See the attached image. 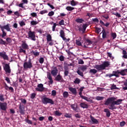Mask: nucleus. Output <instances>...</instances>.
<instances>
[{"label": "nucleus", "instance_id": "nucleus-52", "mask_svg": "<svg viewBox=\"0 0 127 127\" xmlns=\"http://www.w3.org/2000/svg\"><path fill=\"white\" fill-rule=\"evenodd\" d=\"M1 31L2 32V34L1 35V38H4V37H5V36H6V33H5V32H4V30H1Z\"/></svg>", "mask_w": 127, "mask_h": 127}, {"label": "nucleus", "instance_id": "nucleus-28", "mask_svg": "<svg viewBox=\"0 0 127 127\" xmlns=\"http://www.w3.org/2000/svg\"><path fill=\"white\" fill-rule=\"evenodd\" d=\"M104 111V113H106V117L110 118L111 117V112H110V110L108 109H105Z\"/></svg>", "mask_w": 127, "mask_h": 127}, {"label": "nucleus", "instance_id": "nucleus-50", "mask_svg": "<svg viewBox=\"0 0 127 127\" xmlns=\"http://www.w3.org/2000/svg\"><path fill=\"white\" fill-rule=\"evenodd\" d=\"M32 17H37V14L35 12H33L30 14Z\"/></svg>", "mask_w": 127, "mask_h": 127}, {"label": "nucleus", "instance_id": "nucleus-2", "mask_svg": "<svg viewBox=\"0 0 127 127\" xmlns=\"http://www.w3.org/2000/svg\"><path fill=\"white\" fill-rule=\"evenodd\" d=\"M109 66H110V63H109V62H104L102 64L100 65H95L94 68L98 70V71H102L103 70H105L106 67H109Z\"/></svg>", "mask_w": 127, "mask_h": 127}, {"label": "nucleus", "instance_id": "nucleus-44", "mask_svg": "<svg viewBox=\"0 0 127 127\" xmlns=\"http://www.w3.org/2000/svg\"><path fill=\"white\" fill-rule=\"evenodd\" d=\"M104 99H105V97L101 96H97L96 98L97 101H102V100H104Z\"/></svg>", "mask_w": 127, "mask_h": 127}, {"label": "nucleus", "instance_id": "nucleus-13", "mask_svg": "<svg viewBox=\"0 0 127 127\" xmlns=\"http://www.w3.org/2000/svg\"><path fill=\"white\" fill-rule=\"evenodd\" d=\"M38 88H36V91L38 92H43L44 91V88L43 87V84L42 83L39 84L37 85Z\"/></svg>", "mask_w": 127, "mask_h": 127}, {"label": "nucleus", "instance_id": "nucleus-1", "mask_svg": "<svg viewBox=\"0 0 127 127\" xmlns=\"http://www.w3.org/2000/svg\"><path fill=\"white\" fill-rule=\"evenodd\" d=\"M114 97H109L106 101H105L104 105L105 106H109L108 109L114 111V110H117V108L116 106H119L122 104L123 99H117Z\"/></svg>", "mask_w": 127, "mask_h": 127}, {"label": "nucleus", "instance_id": "nucleus-41", "mask_svg": "<svg viewBox=\"0 0 127 127\" xmlns=\"http://www.w3.org/2000/svg\"><path fill=\"white\" fill-rule=\"evenodd\" d=\"M124 85L126 86L123 87V90L126 91V90H127V79L124 82Z\"/></svg>", "mask_w": 127, "mask_h": 127}, {"label": "nucleus", "instance_id": "nucleus-37", "mask_svg": "<svg viewBox=\"0 0 127 127\" xmlns=\"http://www.w3.org/2000/svg\"><path fill=\"white\" fill-rule=\"evenodd\" d=\"M55 116H57L58 117H60L62 116V113H60L59 111H56L54 112Z\"/></svg>", "mask_w": 127, "mask_h": 127}, {"label": "nucleus", "instance_id": "nucleus-32", "mask_svg": "<svg viewBox=\"0 0 127 127\" xmlns=\"http://www.w3.org/2000/svg\"><path fill=\"white\" fill-rule=\"evenodd\" d=\"M98 72V70L96 69H91L89 70V73H90L91 74H96V73Z\"/></svg>", "mask_w": 127, "mask_h": 127}, {"label": "nucleus", "instance_id": "nucleus-51", "mask_svg": "<svg viewBox=\"0 0 127 127\" xmlns=\"http://www.w3.org/2000/svg\"><path fill=\"white\" fill-rule=\"evenodd\" d=\"M31 24L32 25H36V24H38V22L36 21L33 20L31 21Z\"/></svg>", "mask_w": 127, "mask_h": 127}, {"label": "nucleus", "instance_id": "nucleus-29", "mask_svg": "<svg viewBox=\"0 0 127 127\" xmlns=\"http://www.w3.org/2000/svg\"><path fill=\"white\" fill-rule=\"evenodd\" d=\"M70 4L72 6H76V5H78V4H79V2L72 0L70 1Z\"/></svg>", "mask_w": 127, "mask_h": 127}, {"label": "nucleus", "instance_id": "nucleus-57", "mask_svg": "<svg viewBox=\"0 0 127 127\" xmlns=\"http://www.w3.org/2000/svg\"><path fill=\"white\" fill-rule=\"evenodd\" d=\"M92 21L93 22H96L97 23H99V19L97 18H95L92 19Z\"/></svg>", "mask_w": 127, "mask_h": 127}, {"label": "nucleus", "instance_id": "nucleus-14", "mask_svg": "<svg viewBox=\"0 0 127 127\" xmlns=\"http://www.w3.org/2000/svg\"><path fill=\"white\" fill-rule=\"evenodd\" d=\"M55 81H57V82H60V83H62V82L64 81V79H63V77L62 76L60 75V74H58L55 78Z\"/></svg>", "mask_w": 127, "mask_h": 127}, {"label": "nucleus", "instance_id": "nucleus-64", "mask_svg": "<svg viewBox=\"0 0 127 127\" xmlns=\"http://www.w3.org/2000/svg\"><path fill=\"white\" fill-rule=\"evenodd\" d=\"M19 24L20 26H24V25H25V22H24L23 21H22L19 23Z\"/></svg>", "mask_w": 127, "mask_h": 127}, {"label": "nucleus", "instance_id": "nucleus-54", "mask_svg": "<svg viewBox=\"0 0 127 127\" xmlns=\"http://www.w3.org/2000/svg\"><path fill=\"white\" fill-rule=\"evenodd\" d=\"M57 94V92H56V90H52V96H53L54 97H55Z\"/></svg>", "mask_w": 127, "mask_h": 127}, {"label": "nucleus", "instance_id": "nucleus-5", "mask_svg": "<svg viewBox=\"0 0 127 127\" xmlns=\"http://www.w3.org/2000/svg\"><path fill=\"white\" fill-rule=\"evenodd\" d=\"M32 63H31V60H29L28 62H25L23 64V67L24 69H31L33 68Z\"/></svg>", "mask_w": 127, "mask_h": 127}, {"label": "nucleus", "instance_id": "nucleus-47", "mask_svg": "<svg viewBox=\"0 0 127 127\" xmlns=\"http://www.w3.org/2000/svg\"><path fill=\"white\" fill-rule=\"evenodd\" d=\"M76 44L78 45V46H82V43L79 40H76Z\"/></svg>", "mask_w": 127, "mask_h": 127}, {"label": "nucleus", "instance_id": "nucleus-31", "mask_svg": "<svg viewBox=\"0 0 127 127\" xmlns=\"http://www.w3.org/2000/svg\"><path fill=\"white\" fill-rule=\"evenodd\" d=\"M75 21L77 23H83V22H84V20L82 18H76L75 19Z\"/></svg>", "mask_w": 127, "mask_h": 127}, {"label": "nucleus", "instance_id": "nucleus-43", "mask_svg": "<svg viewBox=\"0 0 127 127\" xmlns=\"http://www.w3.org/2000/svg\"><path fill=\"white\" fill-rule=\"evenodd\" d=\"M64 117L68 118V119H70V118H72V115L70 114L69 113H65L64 115Z\"/></svg>", "mask_w": 127, "mask_h": 127}, {"label": "nucleus", "instance_id": "nucleus-42", "mask_svg": "<svg viewBox=\"0 0 127 127\" xmlns=\"http://www.w3.org/2000/svg\"><path fill=\"white\" fill-rule=\"evenodd\" d=\"M76 72L77 73L78 75H79V76H81V77H84V73H83V71H81L80 70H78Z\"/></svg>", "mask_w": 127, "mask_h": 127}, {"label": "nucleus", "instance_id": "nucleus-8", "mask_svg": "<svg viewBox=\"0 0 127 127\" xmlns=\"http://www.w3.org/2000/svg\"><path fill=\"white\" fill-rule=\"evenodd\" d=\"M3 70L5 71L6 73L10 74L11 73V69H10V66L9 64H6L3 66Z\"/></svg>", "mask_w": 127, "mask_h": 127}, {"label": "nucleus", "instance_id": "nucleus-63", "mask_svg": "<svg viewBox=\"0 0 127 127\" xmlns=\"http://www.w3.org/2000/svg\"><path fill=\"white\" fill-rule=\"evenodd\" d=\"M60 61H64V56L63 55L59 57Z\"/></svg>", "mask_w": 127, "mask_h": 127}, {"label": "nucleus", "instance_id": "nucleus-59", "mask_svg": "<svg viewBox=\"0 0 127 127\" xmlns=\"http://www.w3.org/2000/svg\"><path fill=\"white\" fill-rule=\"evenodd\" d=\"M48 15L49 16H53V15H54V11H51L49 12L48 13Z\"/></svg>", "mask_w": 127, "mask_h": 127}, {"label": "nucleus", "instance_id": "nucleus-62", "mask_svg": "<svg viewBox=\"0 0 127 127\" xmlns=\"http://www.w3.org/2000/svg\"><path fill=\"white\" fill-rule=\"evenodd\" d=\"M126 125V122L122 121L120 123V127H125V125Z\"/></svg>", "mask_w": 127, "mask_h": 127}, {"label": "nucleus", "instance_id": "nucleus-24", "mask_svg": "<svg viewBox=\"0 0 127 127\" xmlns=\"http://www.w3.org/2000/svg\"><path fill=\"white\" fill-rule=\"evenodd\" d=\"M90 119H91V121L92 122L93 124H95V125L99 124V121L97 119H96L94 117H93V116H90Z\"/></svg>", "mask_w": 127, "mask_h": 127}, {"label": "nucleus", "instance_id": "nucleus-22", "mask_svg": "<svg viewBox=\"0 0 127 127\" xmlns=\"http://www.w3.org/2000/svg\"><path fill=\"white\" fill-rule=\"evenodd\" d=\"M127 68H126L125 69H122L121 71H120V74L122 75V76H126L127 75Z\"/></svg>", "mask_w": 127, "mask_h": 127}, {"label": "nucleus", "instance_id": "nucleus-49", "mask_svg": "<svg viewBox=\"0 0 127 127\" xmlns=\"http://www.w3.org/2000/svg\"><path fill=\"white\" fill-rule=\"evenodd\" d=\"M64 77H66L69 75V71L68 70L65 69L64 71Z\"/></svg>", "mask_w": 127, "mask_h": 127}, {"label": "nucleus", "instance_id": "nucleus-35", "mask_svg": "<svg viewBox=\"0 0 127 127\" xmlns=\"http://www.w3.org/2000/svg\"><path fill=\"white\" fill-rule=\"evenodd\" d=\"M111 90H118L119 88L117 87V86L115 84H111Z\"/></svg>", "mask_w": 127, "mask_h": 127}, {"label": "nucleus", "instance_id": "nucleus-17", "mask_svg": "<svg viewBox=\"0 0 127 127\" xmlns=\"http://www.w3.org/2000/svg\"><path fill=\"white\" fill-rule=\"evenodd\" d=\"M4 88L7 91H8V90H9L11 93H13V92H14V89H13V88L12 87H9L6 83H5Z\"/></svg>", "mask_w": 127, "mask_h": 127}, {"label": "nucleus", "instance_id": "nucleus-40", "mask_svg": "<svg viewBox=\"0 0 127 127\" xmlns=\"http://www.w3.org/2000/svg\"><path fill=\"white\" fill-rule=\"evenodd\" d=\"M63 97L64 98H68V97H69V93H68V92L64 91L63 93Z\"/></svg>", "mask_w": 127, "mask_h": 127}, {"label": "nucleus", "instance_id": "nucleus-36", "mask_svg": "<svg viewBox=\"0 0 127 127\" xmlns=\"http://www.w3.org/2000/svg\"><path fill=\"white\" fill-rule=\"evenodd\" d=\"M80 82H81V80L78 77H76L75 80L73 81V83L74 84H80Z\"/></svg>", "mask_w": 127, "mask_h": 127}, {"label": "nucleus", "instance_id": "nucleus-21", "mask_svg": "<svg viewBox=\"0 0 127 127\" xmlns=\"http://www.w3.org/2000/svg\"><path fill=\"white\" fill-rule=\"evenodd\" d=\"M23 3H21L18 5H17L19 7H21L22 8H24V6H23V4L24 3H27L28 1L27 0H22Z\"/></svg>", "mask_w": 127, "mask_h": 127}, {"label": "nucleus", "instance_id": "nucleus-55", "mask_svg": "<svg viewBox=\"0 0 127 127\" xmlns=\"http://www.w3.org/2000/svg\"><path fill=\"white\" fill-rule=\"evenodd\" d=\"M111 36L113 37V39H115V38H117V34L116 33H112Z\"/></svg>", "mask_w": 127, "mask_h": 127}, {"label": "nucleus", "instance_id": "nucleus-23", "mask_svg": "<svg viewBox=\"0 0 127 127\" xmlns=\"http://www.w3.org/2000/svg\"><path fill=\"white\" fill-rule=\"evenodd\" d=\"M80 106L81 108H83V109H88V108H89V106L84 102H81L80 104Z\"/></svg>", "mask_w": 127, "mask_h": 127}, {"label": "nucleus", "instance_id": "nucleus-9", "mask_svg": "<svg viewBox=\"0 0 127 127\" xmlns=\"http://www.w3.org/2000/svg\"><path fill=\"white\" fill-rule=\"evenodd\" d=\"M0 108L2 111H6L7 103L6 102H0Z\"/></svg>", "mask_w": 127, "mask_h": 127}, {"label": "nucleus", "instance_id": "nucleus-58", "mask_svg": "<svg viewBox=\"0 0 127 127\" xmlns=\"http://www.w3.org/2000/svg\"><path fill=\"white\" fill-rule=\"evenodd\" d=\"M57 26V24L56 23H54V25L52 27V31H55V28H56V26Z\"/></svg>", "mask_w": 127, "mask_h": 127}, {"label": "nucleus", "instance_id": "nucleus-30", "mask_svg": "<svg viewBox=\"0 0 127 127\" xmlns=\"http://www.w3.org/2000/svg\"><path fill=\"white\" fill-rule=\"evenodd\" d=\"M32 54H33V55L34 56H35L36 57L37 56H39V54H40V52H37V50L36 51H32L31 52Z\"/></svg>", "mask_w": 127, "mask_h": 127}, {"label": "nucleus", "instance_id": "nucleus-53", "mask_svg": "<svg viewBox=\"0 0 127 127\" xmlns=\"http://www.w3.org/2000/svg\"><path fill=\"white\" fill-rule=\"evenodd\" d=\"M35 97H36V93H33L31 94V96H30L31 99H33L35 98Z\"/></svg>", "mask_w": 127, "mask_h": 127}, {"label": "nucleus", "instance_id": "nucleus-11", "mask_svg": "<svg viewBox=\"0 0 127 127\" xmlns=\"http://www.w3.org/2000/svg\"><path fill=\"white\" fill-rule=\"evenodd\" d=\"M19 113L21 114V115H25V110L23 105L22 106L21 104H20L19 105Z\"/></svg>", "mask_w": 127, "mask_h": 127}, {"label": "nucleus", "instance_id": "nucleus-56", "mask_svg": "<svg viewBox=\"0 0 127 127\" xmlns=\"http://www.w3.org/2000/svg\"><path fill=\"white\" fill-rule=\"evenodd\" d=\"M39 63H40V64H43V63H44V58H40L39 60Z\"/></svg>", "mask_w": 127, "mask_h": 127}, {"label": "nucleus", "instance_id": "nucleus-15", "mask_svg": "<svg viewBox=\"0 0 127 127\" xmlns=\"http://www.w3.org/2000/svg\"><path fill=\"white\" fill-rule=\"evenodd\" d=\"M102 38L105 39L107 38V36H109V33H110V32L108 31H106V30L105 29H103L102 31Z\"/></svg>", "mask_w": 127, "mask_h": 127}, {"label": "nucleus", "instance_id": "nucleus-48", "mask_svg": "<svg viewBox=\"0 0 127 127\" xmlns=\"http://www.w3.org/2000/svg\"><path fill=\"white\" fill-rule=\"evenodd\" d=\"M6 43L7 44H8L9 43H11V38H7L6 39Z\"/></svg>", "mask_w": 127, "mask_h": 127}, {"label": "nucleus", "instance_id": "nucleus-6", "mask_svg": "<svg viewBox=\"0 0 127 127\" xmlns=\"http://www.w3.org/2000/svg\"><path fill=\"white\" fill-rule=\"evenodd\" d=\"M87 27H88V24H83L82 26V25L78 26L79 31H82L83 33L86 31Z\"/></svg>", "mask_w": 127, "mask_h": 127}, {"label": "nucleus", "instance_id": "nucleus-4", "mask_svg": "<svg viewBox=\"0 0 127 127\" xmlns=\"http://www.w3.org/2000/svg\"><path fill=\"white\" fill-rule=\"evenodd\" d=\"M42 103L44 105H47V104H51V105H54V101L53 100L49 98L48 97H45L42 99Z\"/></svg>", "mask_w": 127, "mask_h": 127}, {"label": "nucleus", "instance_id": "nucleus-12", "mask_svg": "<svg viewBox=\"0 0 127 127\" xmlns=\"http://www.w3.org/2000/svg\"><path fill=\"white\" fill-rule=\"evenodd\" d=\"M53 69L51 70V74L53 76H55L57 75V74H58V68H57V67H53Z\"/></svg>", "mask_w": 127, "mask_h": 127}, {"label": "nucleus", "instance_id": "nucleus-60", "mask_svg": "<svg viewBox=\"0 0 127 127\" xmlns=\"http://www.w3.org/2000/svg\"><path fill=\"white\" fill-rule=\"evenodd\" d=\"M60 25H64V20L62 19L59 22Z\"/></svg>", "mask_w": 127, "mask_h": 127}, {"label": "nucleus", "instance_id": "nucleus-26", "mask_svg": "<svg viewBox=\"0 0 127 127\" xmlns=\"http://www.w3.org/2000/svg\"><path fill=\"white\" fill-rule=\"evenodd\" d=\"M88 68V66L87 65H81V66L79 67V70H81L82 72H85L87 68Z\"/></svg>", "mask_w": 127, "mask_h": 127}, {"label": "nucleus", "instance_id": "nucleus-27", "mask_svg": "<svg viewBox=\"0 0 127 127\" xmlns=\"http://www.w3.org/2000/svg\"><path fill=\"white\" fill-rule=\"evenodd\" d=\"M70 107L71 108V109H72V110H73V111H75L76 112L78 108V105L77 104V103L71 104L70 105Z\"/></svg>", "mask_w": 127, "mask_h": 127}, {"label": "nucleus", "instance_id": "nucleus-38", "mask_svg": "<svg viewBox=\"0 0 127 127\" xmlns=\"http://www.w3.org/2000/svg\"><path fill=\"white\" fill-rule=\"evenodd\" d=\"M0 45H7V43H6V42L3 41L2 39H0Z\"/></svg>", "mask_w": 127, "mask_h": 127}, {"label": "nucleus", "instance_id": "nucleus-34", "mask_svg": "<svg viewBox=\"0 0 127 127\" xmlns=\"http://www.w3.org/2000/svg\"><path fill=\"white\" fill-rule=\"evenodd\" d=\"M66 9H67L68 11H72V10H74V9H75V8L70 6H67L66 7Z\"/></svg>", "mask_w": 127, "mask_h": 127}, {"label": "nucleus", "instance_id": "nucleus-45", "mask_svg": "<svg viewBox=\"0 0 127 127\" xmlns=\"http://www.w3.org/2000/svg\"><path fill=\"white\" fill-rule=\"evenodd\" d=\"M101 31V28L95 27V32L97 33V34H99Z\"/></svg>", "mask_w": 127, "mask_h": 127}, {"label": "nucleus", "instance_id": "nucleus-20", "mask_svg": "<svg viewBox=\"0 0 127 127\" xmlns=\"http://www.w3.org/2000/svg\"><path fill=\"white\" fill-rule=\"evenodd\" d=\"M0 56L2 57L4 59V60H8V57L6 54H5V53H0Z\"/></svg>", "mask_w": 127, "mask_h": 127}, {"label": "nucleus", "instance_id": "nucleus-10", "mask_svg": "<svg viewBox=\"0 0 127 127\" xmlns=\"http://www.w3.org/2000/svg\"><path fill=\"white\" fill-rule=\"evenodd\" d=\"M9 24H7L4 26H1L0 25V28H1V30H4L5 29L7 31H10V27H9Z\"/></svg>", "mask_w": 127, "mask_h": 127}, {"label": "nucleus", "instance_id": "nucleus-19", "mask_svg": "<svg viewBox=\"0 0 127 127\" xmlns=\"http://www.w3.org/2000/svg\"><path fill=\"white\" fill-rule=\"evenodd\" d=\"M60 33V36L61 37H62L63 40L64 41L66 40V39L65 37V32H64V30H61Z\"/></svg>", "mask_w": 127, "mask_h": 127}, {"label": "nucleus", "instance_id": "nucleus-7", "mask_svg": "<svg viewBox=\"0 0 127 127\" xmlns=\"http://www.w3.org/2000/svg\"><path fill=\"white\" fill-rule=\"evenodd\" d=\"M28 35L29 38H31L32 40L33 41H35V40H36V39L35 38V32H32L31 30H30L28 33Z\"/></svg>", "mask_w": 127, "mask_h": 127}, {"label": "nucleus", "instance_id": "nucleus-18", "mask_svg": "<svg viewBox=\"0 0 127 127\" xmlns=\"http://www.w3.org/2000/svg\"><path fill=\"white\" fill-rule=\"evenodd\" d=\"M68 90L70 91V92H71L72 94L73 95H77V89L75 88L69 87Z\"/></svg>", "mask_w": 127, "mask_h": 127}, {"label": "nucleus", "instance_id": "nucleus-61", "mask_svg": "<svg viewBox=\"0 0 127 127\" xmlns=\"http://www.w3.org/2000/svg\"><path fill=\"white\" fill-rule=\"evenodd\" d=\"M0 101L1 102H4V98H3V95H0Z\"/></svg>", "mask_w": 127, "mask_h": 127}, {"label": "nucleus", "instance_id": "nucleus-39", "mask_svg": "<svg viewBox=\"0 0 127 127\" xmlns=\"http://www.w3.org/2000/svg\"><path fill=\"white\" fill-rule=\"evenodd\" d=\"M92 43V41H91L89 39H87L85 40V44H86V45H91Z\"/></svg>", "mask_w": 127, "mask_h": 127}, {"label": "nucleus", "instance_id": "nucleus-25", "mask_svg": "<svg viewBox=\"0 0 127 127\" xmlns=\"http://www.w3.org/2000/svg\"><path fill=\"white\" fill-rule=\"evenodd\" d=\"M119 74H120V70H117V71H113V76H115L117 78H119V77H120V75H119Z\"/></svg>", "mask_w": 127, "mask_h": 127}, {"label": "nucleus", "instance_id": "nucleus-16", "mask_svg": "<svg viewBox=\"0 0 127 127\" xmlns=\"http://www.w3.org/2000/svg\"><path fill=\"white\" fill-rule=\"evenodd\" d=\"M47 78L49 80V83L51 84V85H52V84H53V79H52V76H51V74L50 73H48Z\"/></svg>", "mask_w": 127, "mask_h": 127}, {"label": "nucleus", "instance_id": "nucleus-3", "mask_svg": "<svg viewBox=\"0 0 127 127\" xmlns=\"http://www.w3.org/2000/svg\"><path fill=\"white\" fill-rule=\"evenodd\" d=\"M29 49V46L26 43L24 42L22 43L21 46L19 50V53H24L26 54V50Z\"/></svg>", "mask_w": 127, "mask_h": 127}, {"label": "nucleus", "instance_id": "nucleus-46", "mask_svg": "<svg viewBox=\"0 0 127 127\" xmlns=\"http://www.w3.org/2000/svg\"><path fill=\"white\" fill-rule=\"evenodd\" d=\"M25 122L27 123L28 125H32V121H31V120L26 119L25 120Z\"/></svg>", "mask_w": 127, "mask_h": 127}, {"label": "nucleus", "instance_id": "nucleus-33", "mask_svg": "<svg viewBox=\"0 0 127 127\" xmlns=\"http://www.w3.org/2000/svg\"><path fill=\"white\" fill-rule=\"evenodd\" d=\"M47 40L48 42H49L52 41V37L51 36V35H50L49 34L47 35Z\"/></svg>", "mask_w": 127, "mask_h": 127}]
</instances>
